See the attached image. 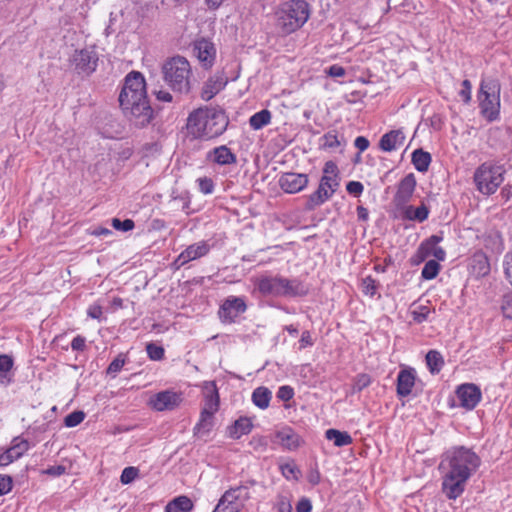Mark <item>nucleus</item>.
Returning a JSON list of instances; mask_svg holds the SVG:
<instances>
[{"mask_svg": "<svg viewBox=\"0 0 512 512\" xmlns=\"http://www.w3.org/2000/svg\"><path fill=\"white\" fill-rule=\"evenodd\" d=\"M415 377L412 371L402 370L397 378V393L400 396H408L414 386Z\"/></svg>", "mask_w": 512, "mask_h": 512, "instance_id": "a878e982", "label": "nucleus"}, {"mask_svg": "<svg viewBox=\"0 0 512 512\" xmlns=\"http://www.w3.org/2000/svg\"><path fill=\"white\" fill-rule=\"evenodd\" d=\"M504 270L507 279L512 285V253L507 254L504 260Z\"/></svg>", "mask_w": 512, "mask_h": 512, "instance_id": "13d9d810", "label": "nucleus"}, {"mask_svg": "<svg viewBox=\"0 0 512 512\" xmlns=\"http://www.w3.org/2000/svg\"><path fill=\"white\" fill-rule=\"evenodd\" d=\"M308 288L298 280L281 279V296L295 297L307 294Z\"/></svg>", "mask_w": 512, "mask_h": 512, "instance_id": "b1692460", "label": "nucleus"}, {"mask_svg": "<svg viewBox=\"0 0 512 512\" xmlns=\"http://www.w3.org/2000/svg\"><path fill=\"white\" fill-rule=\"evenodd\" d=\"M347 191L353 195H359L363 191V185L357 181H350L346 186Z\"/></svg>", "mask_w": 512, "mask_h": 512, "instance_id": "bf43d9fd", "label": "nucleus"}, {"mask_svg": "<svg viewBox=\"0 0 512 512\" xmlns=\"http://www.w3.org/2000/svg\"><path fill=\"white\" fill-rule=\"evenodd\" d=\"M85 418V413L83 411H74L68 414L64 419V424L67 427H75L79 425Z\"/></svg>", "mask_w": 512, "mask_h": 512, "instance_id": "58836bf2", "label": "nucleus"}, {"mask_svg": "<svg viewBox=\"0 0 512 512\" xmlns=\"http://www.w3.org/2000/svg\"><path fill=\"white\" fill-rule=\"evenodd\" d=\"M276 438L279 444L288 450H295L303 443L301 437L291 428H284L278 431L276 433Z\"/></svg>", "mask_w": 512, "mask_h": 512, "instance_id": "4be33fe9", "label": "nucleus"}, {"mask_svg": "<svg viewBox=\"0 0 512 512\" xmlns=\"http://www.w3.org/2000/svg\"><path fill=\"white\" fill-rule=\"evenodd\" d=\"M182 402L181 393L165 390L150 398L149 404L156 411L173 410Z\"/></svg>", "mask_w": 512, "mask_h": 512, "instance_id": "9d476101", "label": "nucleus"}, {"mask_svg": "<svg viewBox=\"0 0 512 512\" xmlns=\"http://www.w3.org/2000/svg\"><path fill=\"white\" fill-rule=\"evenodd\" d=\"M148 356L152 360H161L164 356V349L160 346H157L155 344H148L146 347Z\"/></svg>", "mask_w": 512, "mask_h": 512, "instance_id": "49530a36", "label": "nucleus"}, {"mask_svg": "<svg viewBox=\"0 0 512 512\" xmlns=\"http://www.w3.org/2000/svg\"><path fill=\"white\" fill-rule=\"evenodd\" d=\"M404 141L405 135L401 130H392L381 137L379 146L383 151L391 152L400 148Z\"/></svg>", "mask_w": 512, "mask_h": 512, "instance_id": "aec40b11", "label": "nucleus"}, {"mask_svg": "<svg viewBox=\"0 0 512 512\" xmlns=\"http://www.w3.org/2000/svg\"><path fill=\"white\" fill-rule=\"evenodd\" d=\"M125 358L122 354L118 355L108 366L107 373L116 375L124 366Z\"/></svg>", "mask_w": 512, "mask_h": 512, "instance_id": "37998d69", "label": "nucleus"}, {"mask_svg": "<svg viewBox=\"0 0 512 512\" xmlns=\"http://www.w3.org/2000/svg\"><path fill=\"white\" fill-rule=\"evenodd\" d=\"M112 226L116 230L127 232V231L132 230L134 228L135 224H134V221L131 219H126L124 221H121L118 218H113Z\"/></svg>", "mask_w": 512, "mask_h": 512, "instance_id": "a19ab883", "label": "nucleus"}, {"mask_svg": "<svg viewBox=\"0 0 512 512\" xmlns=\"http://www.w3.org/2000/svg\"><path fill=\"white\" fill-rule=\"evenodd\" d=\"M442 240L441 236L432 235L426 241H424L418 248L416 256L419 261H424L428 256L433 255L438 261H443L445 259V251L437 246V244Z\"/></svg>", "mask_w": 512, "mask_h": 512, "instance_id": "ddd939ff", "label": "nucleus"}, {"mask_svg": "<svg viewBox=\"0 0 512 512\" xmlns=\"http://www.w3.org/2000/svg\"><path fill=\"white\" fill-rule=\"evenodd\" d=\"M193 52L204 68L208 69L213 66L216 58V48L212 42L204 38L195 41Z\"/></svg>", "mask_w": 512, "mask_h": 512, "instance_id": "9b49d317", "label": "nucleus"}, {"mask_svg": "<svg viewBox=\"0 0 512 512\" xmlns=\"http://www.w3.org/2000/svg\"><path fill=\"white\" fill-rule=\"evenodd\" d=\"M13 360L6 354L0 355V377H5L6 373L12 368Z\"/></svg>", "mask_w": 512, "mask_h": 512, "instance_id": "09e8293b", "label": "nucleus"}, {"mask_svg": "<svg viewBox=\"0 0 512 512\" xmlns=\"http://www.w3.org/2000/svg\"><path fill=\"white\" fill-rule=\"evenodd\" d=\"M337 166L335 163L329 161L325 164L324 166V175L323 176H327L329 175L330 177H338L337 175Z\"/></svg>", "mask_w": 512, "mask_h": 512, "instance_id": "e2e57ef3", "label": "nucleus"}, {"mask_svg": "<svg viewBox=\"0 0 512 512\" xmlns=\"http://www.w3.org/2000/svg\"><path fill=\"white\" fill-rule=\"evenodd\" d=\"M313 345V340L309 331H304L300 339V348H306Z\"/></svg>", "mask_w": 512, "mask_h": 512, "instance_id": "338daca9", "label": "nucleus"}, {"mask_svg": "<svg viewBox=\"0 0 512 512\" xmlns=\"http://www.w3.org/2000/svg\"><path fill=\"white\" fill-rule=\"evenodd\" d=\"M210 250L206 241H200L188 246L175 260V265L181 267L186 263L205 256Z\"/></svg>", "mask_w": 512, "mask_h": 512, "instance_id": "2eb2a0df", "label": "nucleus"}, {"mask_svg": "<svg viewBox=\"0 0 512 512\" xmlns=\"http://www.w3.org/2000/svg\"><path fill=\"white\" fill-rule=\"evenodd\" d=\"M308 184V176L298 173H284L279 179L280 187L287 193H297Z\"/></svg>", "mask_w": 512, "mask_h": 512, "instance_id": "4468645a", "label": "nucleus"}, {"mask_svg": "<svg viewBox=\"0 0 512 512\" xmlns=\"http://www.w3.org/2000/svg\"><path fill=\"white\" fill-rule=\"evenodd\" d=\"M428 313H429L428 307L420 306L417 310H414L412 312L413 319L417 323H421V322H423V321H425L427 319Z\"/></svg>", "mask_w": 512, "mask_h": 512, "instance_id": "864d4df0", "label": "nucleus"}, {"mask_svg": "<svg viewBox=\"0 0 512 512\" xmlns=\"http://www.w3.org/2000/svg\"><path fill=\"white\" fill-rule=\"evenodd\" d=\"M243 504L237 500L236 494L227 490L220 498L213 512H239Z\"/></svg>", "mask_w": 512, "mask_h": 512, "instance_id": "412c9836", "label": "nucleus"}, {"mask_svg": "<svg viewBox=\"0 0 512 512\" xmlns=\"http://www.w3.org/2000/svg\"><path fill=\"white\" fill-rule=\"evenodd\" d=\"M439 269V263L435 260H430L426 262L422 269V277L424 279L431 280L437 276Z\"/></svg>", "mask_w": 512, "mask_h": 512, "instance_id": "e433bc0d", "label": "nucleus"}, {"mask_svg": "<svg viewBox=\"0 0 512 512\" xmlns=\"http://www.w3.org/2000/svg\"><path fill=\"white\" fill-rule=\"evenodd\" d=\"M227 80L222 75L211 77L204 85L201 93L203 100L208 101L219 93L225 86Z\"/></svg>", "mask_w": 512, "mask_h": 512, "instance_id": "5701e85b", "label": "nucleus"}, {"mask_svg": "<svg viewBox=\"0 0 512 512\" xmlns=\"http://www.w3.org/2000/svg\"><path fill=\"white\" fill-rule=\"evenodd\" d=\"M429 214L428 208L422 204L421 206L414 208L413 206H408L405 209V216L409 220H417L419 222H423L427 219Z\"/></svg>", "mask_w": 512, "mask_h": 512, "instance_id": "f704fd0d", "label": "nucleus"}, {"mask_svg": "<svg viewBox=\"0 0 512 512\" xmlns=\"http://www.w3.org/2000/svg\"><path fill=\"white\" fill-rule=\"evenodd\" d=\"M297 512H310L312 510V504L309 499L302 498L296 505Z\"/></svg>", "mask_w": 512, "mask_h": 512, "instance_id": "052dcab7", "label": "nucleus"}, {"mask_svg": "<svg viewBox=\"0 0 512 512\" xmlns=\"http://www.w3.org/2000/svg\"><path fill=\"white\" fill-rule=\"evenodd\" d=\"M138 475V469L135 467H126L121 474L120 480L123 484L131 483Z\"/></svg>", "mask_w": 512, "mask_h": 512, "instance_id": "a18cd8bd", "label": "nucleus"}, {"mask_svg": "<svg viewBox=\"0 0 512 512\" xmlns=\"http://www.w3.org/2000/svg\"><path fill=\"white\" fill-rule=\"evenodd\" d=\"M98 55L93 48L76 50L71 57L74 70L81 75H90L96 70Z\"/></svg>", "mask_w": 512, "mask_h": 512, "instance_id": "1a4fd4ad", "label": "nucleus"}, {"mask_svg": "<svg viewBox=\"0 0 512 512\" xmlns=\"http://www.w3.org/2000/svg\"><path fill=\"white\" fill-rule=\"evenodd\" d=\"M193 508L192 501L186 496H179L169 502L165 508L166 512H190Z\"/></svg>", "mask_w": 512, "mask_h": 512, "instance_id": "cd10ccee", "label": "nucleus"}, {"mask_svg": "<svg viewBox=\"0 0 512 512\" xmlns=\"http://www.w3.org/2000/svg\"><path fill=\"white\" fill-rule=\"evenodd\" d=\"M281 279L279 276H261L255 281L259 292L264 296H281Z\"/></svg>", "mask_w": 512, "mask_h": 512, "instance_id": "6ab92c4d", "label": "nucleus"}, {"mask_svg": "<svg viewBox=\"0 0 512 512\" xmlns=\"http://www.w3.org/2000/svg\"><path fill=\"white\" fill-rule=\"evenodd\" d=\"M502 311L505 317L512 319V292L504 296Z\"/></svg>", "mask_w": 512, "mask_h": 512, "instance_id": "603ef678", "label": "nucleus"}, {"mask_svg": "<svg viewBox=\"0 0 512 512\" xmlns=\"http://www.w3.org/2000/svg\"><path fill=\"white\" fill-rule=\"evenodd\" d=\"M416 187V179L414 174L406 175L399 183L397 192L394 196V203L396 206L405 205L412 197Z\"/></svg>", "mask_w": 512, "mask_h": 512, "instance_id": "f3484780", "label": "nucleus"}, {"mask_svg": "<svg viewBox=\"0 0 512 512\" xmlns=\"http://www.w3.org/2000/svg\"><path fill=\"white\" fill-rule=\"evenodd\" d=\"M29 449L27 440L16 437L12 445L2 454H0V466H7L13 461L19 459Z\"/></svg>", "mask_w": 512, "mask_h": 512, "instance_id": "dca6fc26", "label": "nucleus"}, {"mask_svg": "<svg viewBox=\"0 0 512 512\" xmlns=\"http://www.w3.org/2000/svg\"><path fill=\"white\" fill-rule=\"evenodd\" d=\"M252 429V422L249 418L241 417L235 421L230 428V436L234 439L240 438L242 435L248 434Z\"/></svg>", "mask_w": 512, "mask_h": 512, "instance_id": "c85d7f7f", "label": "nucleus"}, {"mask_svg": "<svg viewBox=\"0 0 512 512\" xmlns=\"http://www.w3.org/2000/svg\"><path fill=\"white\" fill-rule=\"evenodd\" d=\"M11 489H12L11 477L0 475V495L7 494Z\"/></svg>", "mask_w": 512, "mask_h": 512, "instance_id": "5fc2aeb1", "label": "nucleus"}, {"mask_svg": "<svg viewBox=\"0 0 512 512\" xmlns=\"http://www.w3.org/2000/svg\"><path fill=\"white\" fill-rule=\"evenodd\" d=\"M473 269L479 276H485L490 271L488 259L483 254H475L473 257Z\"/></svg>", "mask_w": 512, "mask_h": 512, "instance_id": "c9c22d12", "label": "nucleus"}, {"mask_svg": "<svg viewBox=\"0 0 512 512\" xmlns=\"http://www.w3.org/2000/svg\"><path fill=\"white\" fill-rule=\"evenodd\" d=\"M376 291L375 281L371 277H367L363 280V292L373 296Z\"/></svg>", "mask_w": 512, "mask_h": 512, "instance_id": "4d7b16f0", "label": "nucleus"}, {"mask_svg": "<svg viewBox=\"0 0 512 512\" xmlns=\"http://www.w3.org/2000/svg\"><path fill=\"white\" fill-rule=\"evenodd\" d=\"M461 405L466 409H473L481 399V391L474 384H463L457 390Z\"/></svg>", "mask_w": 512, "mask_h": 512, "instance_id": "a211bd4d", "label": "nucleus"}, {"mask_svg": "<svg viewBox=\"0 0 512 512\" xmlns=\"http://www.w3.org/2000/svg\"><path fill=\"white\" fill-rule=\"evenodd\" d=\"M252 400L257 407L265 409L269 406L271 392L265 387H258L252 394Z\"/></svg>", "mask_w": 512, "mask_h": 512, "instance_id": "473e14b6", "label": "nucleus"}, {"mask_svg": "<svg viewBox=\"0 0 512 512\" xmlns=\"http://www.w3.org/2000/svg\"><path fill=\"white\" fill-rule=\"evenodd\" d=\"M199 189L204 194H211L214 190V183L212 179L203 177L197 180Z\"/></svg>", "mask_w": 512, "mask_h": 512, "instance_id": "8fccbe9b", "label": "nucleus"}, {"mask_svg": "<svg viewBox=\"0 0 512 512\" xmlns=\"http://www.w3.org/2000/svg\"><path fill=\"white\" fill-rule=\"evenodd\" d=\"M278 512H291L292 506L290 501L285 496H279L277 500Z\"/></svg>", "mask_w": 512, "mask_h": 512, "instance_id": "6e6d98bb", "label": "nucleus"}, {"mask_svg": "<svg viewBox=\"0 0 512 512\" xmlns=\"http://www.w3.org/2000/svg\"><path fill=\"white\" fill-rule=\"evenodd\" d=\"M426 363L432 374H437L440 372L444 365V360L442 355L436 350H430L426 354Z\"/></svg>", "mask_w": 512, "mask_h": 512, "instance_id": "2f4dec72", "label": "nucleus"}, {"mask_svg": "<svg viewBox=\"0 0 512 512\" xmlns=\"http://www.w3.org/2000/svg\"><path fill=\"white\" fill-rule=\"evenodd\" d=\"M501 85L495 78L482 79L478 91L480 113L489 122L499 119Z\"/></svg>", "mask_w": 512, "mask_h": 512, "instance_id": "20e7f679", "label": "nucleus"}, {"mask_svg": "<svg viewBox=\"0 0 512 512\" xmlns=\"http://www.w3.org/2000/svg\"><path fill=\"white\" fill-rule=\"evenodd\" d=\"M214 424V414L207 411H201L200 419L194 427V434L197 436L207 435Z\"/></svg>", "mask_w": 512, "mask_h": 512, "instance_id": "bb28decb", "label": "nucleus"}, {"mask_svg": "<svg viewBox=\"0 0 512 512\" xmlns=\"http://www.w3.org/2000/svg\"><path fill=\"white\" fill-rule=\"evenodd\" d=\"M339 186L338 177L322 176L318 189L309 196L306 204L308 210H313L317 206L328 200Z\"/></svg>", "mask_w": 512, "mask_h": 512, "instance_id": "6e6552de", "label": "nucleus"}, {"mask_svg": "<svg viewBox=\"0 0 512 512\" xmlns=\"http://www.w3.org/2000/svg\"><path fill=\"white\" fill-rule=\"evenodd\" d=\"M71 347L74 351H82L85 347V338L76 336L71 342Z\"/></svg>", "mask_w": 512, "mask_h": 512, "instance_id": "69168bd1", "label": "nucleus"}, {"mask_svg": "<svg viewBox=\"0 0 512 512\" xmlns=\"http://www.w3.org/2000/svg\"><path fill=\"white\" fill-rule=\"evenodd\" d=\"M480 466V458L470 449L458 447L446 454L441 467L445 472L442 489L449 499L458 498L465 489L467 480Z\"/></svg>", "mask_w": 512, "mask_h": 512, "instance_id": "f257e3e1", "label": "nucleus"}, {"mask_svg": "<svg viewBox=\"0 0 512 512\" xmlns=\"http://www.w3.org/2000/svg\"><path fill=\"white\" fill-rule=\"evenodd\" d=\"M504 168L500 165L485 162L474 173V182L478 191L484 195L496 192L504 180Z\"/></svg>", "mask_w": 512, "mask_h": 512, "instance_id": "0eeeda50", "label": "nucleus"}, {"mask_svg": "<svg viewBox=\"0 0 512 512\" xmlns=\"http://www.w3.org/2000/svg\"><path fill=\"white\" fill-rule=\"evenodd\" d=\"M461 86L462 88L459 91V96L461 97L464 103L468 104L471 101V82L467 79L463 80Z\"/></svg>", "mask_w": 512, "mask_h": 512, "instance_id": "de8ad7c7", "label": "nucleus"}, {"mask_svg": "<svg viewBox=\"0 0 512 512\" xmlns=\"http://www.w3.org/2000/svg\"><path fill=\"white\" fill-rule=\"evenodd\" d=\"M278 397L282 400H290L293 397V389L289 386H282L279 389Z\"/></svg>", "mask_w": 512, "mask_h": 512, "instance_id": "0e129e2a", "label": "nucleus"}, {"mask_svg": "<svg viewBox=\"0 0 512 512\" xmlns=\"http://www.w3.org/2000/svg\"><path fill=\"white\" fill-rule=\"evenodd\" d=\"M327 74L331 77H343L345 75V69L339 65H332L327 70Z\"/></svg>", "mask_w": 512, "mask_h": 512, "instance_id": "680f3d73", "label": "nucleus"}, {"mask_svg": "<svg viewBox=\"0 0 512 512\" xmlns=\"http://www.w3.org/2000/svg\"><path fill=\"white\" fill-rule=\"evenodd\" d=\"M229 490L234 492V495L236 494L237 500H239L243 505L248 499H250L249 486L247 484L240 485Z\"/></svg>", "mask_w": 512, "mask_h": 512, "instance_id": "ea45409f", "label": "nucleus"}, {"mask_svg": "<svg viewBox=\"0 0 512 512\" xmlns=\"http://www.w3.org/2000/svg\"><path fill=\"white\" fill-rule=\"evenodd\" d=\"M279 20L286 32H293L302 27L310 16L309 4L305 0H290L281 4Z\"/></svg>", "mask_w": 512, "mask_h": 512, "instance_id": "423d86ee", "label": "nucleus"}, {"mask_svg": "<svg viewBox=\"0 0 512 512\" xmlns=\"http://www.w3.org/2000/svg\"><path fill=\"white\" fill-rule=\"evenodd\" d=\"M371 384V377L368 374H359L355 377L352 392H360Z\"/></svg>", "mask_w": 512, "mask_h": 512, "instance_id": "4c0bfd02", "label": "nucleus"}, {"mask_svg": "<svg viewBox=\"0 0 512 512\" xmlns=\"http://www.w3.org/2000/svg\"><path fill=\"white\" fill-rule=\"evenodd\" d=\"M220 398L219 395L214 394L213 399H204V405L201 411H207L215 414L219 409Z\"/></svg>", "mask_w": 512, "mask_h": 512, "instance_id": "79ce46f5", "label": "nucleus"}, {"mask_svg": "<svg viewBox=\"0 0 512 512\" xmlns=\"http://www.w3.org/2000/svg\"><path fill=\"white\" fill-rule=\"evenodd\" d=\"M119 103L136 126H145L152 120L153 110L147 100L145 79L140 72L133 71L125 77Z\"/></svg>", "mask_w": 512, "mask_h": 512, "instance_id": "f03ea898", "label": "nucleus"}, {"mask_svg": "<svg viewBox=\"0 0 512 512\" xmlns=\"http://www.w3.org/2000/svg\"><path fill=\"white\" fill-rule=\"evenodd\" d=\"M430 162L431 155L428 152H425L422 149H417L413 152L412 163L419 172L427 171Z\"/></svg>", "mask_w": 512, "mask_h": 512, "instance_id": "7c9ffc66", "label": "nucleus"}, {"mask_svg": "<svg viewBox=\"0 0 512 512\" xmlns=\"http://www.w3.org/2000/svg\"><path fill=\"white\" fill-rule=\"evenodd\" d=\"M340 145L338 137L333 132H328L323 136V146L326 148H336Z\"/></svg>", "mask_w": 512, "mask_h": 512, "instance_id": "3c124183", "label": "nucleus"}, {"mask_svg": "<svg viewBox=\"0 0 512 512\" xmlns=\"http://www.w3.org/2000/svg\"><path fill=\"white\" fill-rule=\"evenodd\" d=\"M225 113L215 108L202 107L191 112L187 119V131L195 139H211L227 128Z\"/></svg>", "mask_w": 512, "mask_h": 512, "instance_id": "7ed1b4c3", "label": "nucleus"}, {"mask_svg": "<svg viewBox=\"0 0 512 512\" xmlns=\"http://www.w3.org/2000/svg\"><path fill=\"white\" fill-rule=\"evenodd\" d=\"M208 158L219 165L236 163V156L226 146H219L208 153Z\"/></svg>", "mask_w": 512, "mask_h": 512, "instance_id": "393cba45", "label": "nucleus"}, {"mask_svg": "<svg viewBox=\"0 0 512 512\" xmlns=\"http://www.w3.org/2000/svg\"><path fill=\"white\" fill-rule=\"evenodd\" d=\"M270 121L271 112L267 109H264L252 115L249 119V124L253 129L259 130L268 125Z\"/></svg>", "mask_w": 512, "mask_h": 512, "instance_id": "72a5a7b5", "label": "nucleus"}, {"mask_svg": "<svg viewBox=\"0 0 512 512\" xmlns=\"http://www.w3.org/2000/svg\"><path fill=\"white\" fill-rule=\"evenodd\" d=\"M204 399H213L214 394L219 395L217 386L213 381H206L202 386Z\"/></svg>", "mask_w": 512, "mask_h": 512, "instance_id": "c03bdc74", "label": "nucleus"}, {"mask_svg": "<svg viewBox=\"0 0 512 512\" xmlns=\"http://www.w3.org/2000/svg\"><path fill=\"white\" fill-rule=\"evenodd\" d=\"M164 81L174 91L188 93L190 90L191 66L182 56H175L167 60L162 66Z\"/></svg>", "mask_w": 512, "mask_h": 512, "instance_id": "39448f33", "label": "nucleus"}, {"mask_svg": "<svg viewBox=\"0 0 512 512\" xmlns=\"http://www.w3.org/2000/svg\"><path fill=\"white\" fill-rule=\"evenodd\" d=\"M245 301L240 297H230L224 301L219 316L224 322H233L236 317L246 310Z\"/></svg>", "mask_w": 512, "mask_h": 512, "instance_id": "f8f14e48", "label": "nucleus"}, {"mask_svg": "<svg viewBox=\"0 0 512 512\" xmlns=\"http://www.w3.org/2000/svg\"><path fill=\"white\" fill-rule=\"evenodd\" d=\"M355 147L359 149V151L363 152L369 147V141L367 138L363 136H359L355 139Z\"/></svg>", "mask_w": 512, "mask_h": 512, "instance_id": "774afa93", "label": "nucleus"}, {"mask_svg": "<svg viewBox=\"0 0 512 512\" xmlns=\"http://www.w3.org/2000/svg\"><path fill=\"white\" fill-rule=\"evenodd\" d=\"M325 436L337 447L347 446L352 443V437L347 432H342L336 429H328L325 432Z\"/></svg>", "mask_w": 512, "mask_h": 512, "instance_id": "c756f323", "label": "nucleus"}]
</instances>
